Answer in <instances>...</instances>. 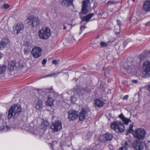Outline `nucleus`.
I'll list each match as a JSON object with an SVG mask.
<instances>
[{"label":"nucleus","instance_id":"79ce46f5","mask_svg":"<svg viewBox=\"0 0 150 150\" xmlns=\"http://www.w3.org/2000/svg\"><path fill=\"white\" fill-rule=\"evenodd\" d=\"M29 50H24V53L25 54H27L29 52Z\"/></svg>","mask_w":150,"mask_h":150},{"label":"nucleus","instance_id":"473e14b6","mask_svg":"<svg viewBox=\"0 0 150 150\" xmlns=\"http://www.w3.org/2000/svg\"><path fill=\"white\" fill-rule=\"evenodd\" d=\"M50 146L52 148H54V146H56L57 144V143L56 141L53 142L52 144H50Z\"/></svg>","mask_w":150,"mask_h":150},{"label":"nucleus","instance_id":"37998d69","mask_svg":"<svg viewBox=\"0 0 150 150\" xmlns=\"http://www.w3.org/2000/svg\"><path fill=\"white\" fill-rule=\"evenodd\" d=\"M130 142H125V145L126 146H127L129 144Z\"/></svg>","mask_w":150,"mask_h":150},{"label":"nucleus","instance_id":"39448f33","mask_svg":"<svg viewBox=\"0 0 150 150\" xmlns=\"http://www.w3.org/2000/svg\"><path fill=\"white\" fill-rule=\"evenodd\" d=\"M17 125H15L13 124L9 126L7 124L6 121H2L0 122V132H5L16 129Z\"/></svg>","mask_w":150,"mask_h":150},{"label":"nucleus","instance_id":"1a4fd4ad","mask_svg":"<svg viewBox=\"0 0 150 150\" xmlns=\"http://www.w3.org/2000/svg\"><path fill=\"white\" fill-rule=\"evenodd\" d=\"M31 53L34 58H38L42 55V49L39 46L34 47L32 49Z\"/></svg>","mask_w":150,"mask_h":150},{"label":"nucleus","instance_id":"393cba45","mask_svg":"<svg viewBox=\"0 0 150 150\" xmlns=\"http://www.w3.org/2000/svg\"><path fill=\"white\" fill-rule=\"evenodd\" d=\"M90 91V89H82L80 90L79 91H78V93L79 95L80 96H82L86 93H89Z\"/></svg>","mask_w":150,"mask_h":150},{"label":"nucleus","instance_id":"cd10ccee","mask_svg":"<svg viewBox=\"0 0 150 150\" xmlns=\"http://www.w3.org/2000/svg\"><path fill=\"white\" fill-rule=\"evenodd\" d=\"M17 68H22L23 67L24 63L22 60H21L16 63Z\"/></svg>","mask_w":150,"mask_h":150},{"label":"nucleus","instance_id":"603ef678","mask_svg":"<svg viewBox=\"0 0 150 150\" xmlns=\"http://www.w3.org/2000/svg\"><path fill=\"white\" fill-rule=\"evenodd\" d=\"M148 90L149 91H150V85L149 86Z\"/></svg>","mask_w":150,"mask_h":150},{"label":"nucleus","instance_id":"6e6552de","mask_svg":"<svg viewBox=\"0 0 150 150\" xmlns=\"http://www.w3.org/2000/svg\"><path fill=\"white\" fill-rule=\"evenodd\" d=\"M145 131L141 128L136 130L133 134L134 137L139 140L143 139L145 137Z\"/></svg>","mask_w":150,"mask_h":150},{"label":"nucleus","instance_id":"a19ab883","mask_svg":"<svg viewBox=\"0 0 150 150\" xmlns=\"http://www.w3.org/2000/svg\"><path fill=\"white\" fill-rule=\"evenodd\" d=\"M128 95H125L123 97V99L125 100H127L128 98Z\"/></svg>","mask_w":150,"mask_h":150},{"label":"nucleus","instance_id":"a18cd8bd","mask_svg":"<svg viewBox=\"0 0 150 150\" xmlns=\"http://www.w3.org/2000/svg\"><path fill=\"white\" fill-rule=\"evenodd\" d=\"M117 24L118 25H121V22L119 20L117 21Z\"/></svg>","mask_w":150,"mask_h":150},{"label":"nucleus","instance_id":"412c9836","mask_svg":"<svg viewBox=\"0 0 150 150\" xmlns=\"http://www.w3.org/2000/svg\"><path fill=\"white\" fill-rule=\"evenodd\" d=\"M144 10L146 11H150V1H145L144 4L143 6Z\"/></svg>","mask_w":150,"mask_h":150},{"label":"nucleus","instance_id":"7c9ffc66","mask_svg":"<svg viewBox=\"0 0 150 150\" xmlns=\"http://www.w3.org/2000/svg\"><path fill=\"white\" fill-rule=\"evenodd\" d=\"M59 73V72L57 73H54L51 74H49L45 76V77H56L57 76V75Z\"/></svg>","mask_w":150,"mask_h":150},{"label":"nucleus","instance_id":"4c0bfd02","mask_svg":"<svg viewBox=\"0 0 150 150\" xmlns=\"http://www.w3.org/2000/svg\"><path fill=\"white\" fill-rule=\"evenodd\" d=\"M3 6L5 8H8L9 7V5L7 4H5L4 6Z\"/></svg>","mask_w":150,"mask_h":150},{"label":"nucleus","instance_id":"3c124183","mask_svg":"<svg viewBox=\"0 0 150 150\" xmlns=\"http://www.w3.org/2000/svg\"><path fill=\"white\" fill-rule=\"evenodd\" d=\"M61 147H62V149H63V150H64V147H65L66 146H64L63 145H61Z\"/></svg>","mask_w":150,"mask_h":150},{"label":"nucleus","instance_id":"ea45409f","mask_svg":"<svg viewBox=\"0 0 150 150\" xmlns=\"http://www.w3.org/2000/svg\"><path fill=\"white\" fill-rule=\"evenodd\" d=\"M52 63L54 64H56L57 63V62L56 60H54L52 61Z\"/></svg>","mask_w":150,"mask_h":150},{"label":"nucleus","instance_id":"a878e982","mask_svg":"<svg viewBox=\"0 0 150 150\" xmlns=\"http://www.w3.org/2000/svg\"><path fill=\"white\" fill-rule=\"evenodd\" d=\"M6 69V67L5 66L0 65V75H4Z\"/></svg>","mask_w":150,"mask_h":150},{"label":"nucleus","instance_id":"58836bf2","mask_svg":"<svg viewBox=\"0 0 150 150\" xmlns=\"http://www.w3.org/2000/svg\"><path fill=\"white\" fill-rule=\"evenodd\" d=\"M144 58V57L143 55H141L139 57V58L141 61L143 60V59Z\"/></svg>","mask_w":150,"mask_h":150},{"label":"nucleus","instance_id":"f8f14e48","mask_svg":"<svg viewBox=\"0 0 150 150\" xmlns=\"http://www.w3.org/2000/svg\"><path fill=\"white\" fill-rule=\"evenodd\" d=\"M51 128L53 131L58 132L62 128V123L58 120H57L52 123L51 126Z\"/></svg>","mask_w":150,"mask_h":150},{"label":"nucleus","instance_id":"ddd939ff","mask_svg":"<svg viewBox=\"0 0 150 150\" xmlns=\"http://www.w3.org/2000/svg\"><path fill=\"white\" fill-rule=\"evenodd\" d=\"M77 112L72 110H69L68 112V118L70 120H74L78 117Z\"/></svg>","mask_w":150,"mask_h":150},{"label":"nucleus","instance_id":"4be33fe9","mask_svg":"<svg viewBox=\"0 0 150 150\" xmlns=\"http://www.w3.org/2000/svg\"><path fill=\"white\" fill-rule=\"evenodd\" d=\"M73 0H59L61 4L63 5H72Z\"/></svg>","mask_w":150,"mask_h":150},{"label":"nucleus","instance_id":"c85d7f7f","mask_svg":"<svg viewBox=\"0 0 150 150\" xmlns=\"http://www.w3.org/2000/svg\"><path fill=\"white\" fill-rule=\"evenodd\" d=\"M6 44L2 40L0 41V50H2L6 47Z\"/></svg>","mask_w":150,"mask_h":150},{"label":"nucleus","instance_id":"4468645a","mask_svg":"<svg viewBox=\"0 0 150 150\" xmlns=\"http://www.w3.org/2000/svg\"><path fill=\"white\" fill-rule=\"evenodd\" d=\"M112 138V135L111 134L108 133L100 135L99 137V139L103 142L110 141Z\"/></svg>","mask_w":150,"mask_h":150},{"label":"nucleus","instance_id":"4d7b16f0","mask_svg":"<svg viewBox=\"0 0 150 150\" xmlns=\"http://www.w3.org/2000/svg\"><path fill=\"white\" fill-rule=\"evenodd\" d=\"M146 25H147V24H146Z\"/></svg>","mask_w":150,"mask_h":150},{"label":"nucleus","instance_id":"2eb2a0df","mask_svg":"<svg viewBox=\"0 0 150 150\" xmlns=\"http://www.w3.org/2000/svg\"><path fill=\"white\" fill-rule=\"evenodd\" d=\"M133 147L137 150H142L144 148V145L143 143L137 141L134 142L132 144Z\"/></svg>","mask_w":150,"mask_h":150},{"label":"nucleus","instance_id":"aec40b11","mask_svg":"<svg viewBox=\"0 0 150 150\" xmlns=\"http://www.w3.org/2000/svg\"><path fill=\"white\" fill-rule=\"evenodd\" d=\"M104 104V102L99 99H96L94 100V105L96 107H101Z\"/></svg>","mask_w":150,"mask_h":150},{"label":"nucleus","instance_id":"423d86ee","mask_svg":"<svg viewBox=\"0 0 150 150\" xmlns=\"http://www.w3.org/2000/svg\"><path fill=\"white\" fill-rule=\"evenodd\" d=\"M41 96L38 95L34 97L35 100L33 102V106L35 109L39 111H41L44 105L41 99Z\"/></svg>","mask_w":150,"mask_h":150},{"label":"nucleus","instance_id":"8fccbe9b","mask_svg":"<svg viewBox=\"0 0 150 150\" xmlns=\"http://www.w3.org/2000/svg\"><path fill=\"white\" fill-rule=\"evenodd\" d=\"M88 136H86V139H88L89 138H91V135L89 137H88Z\"/></svg>","mask_w":150,"mask_h":150},{"label":"nucleus","instance_id":"f704fd0d","mask_svg":"<svg viewBox=\"0 0 150 150\" xmlns=\"http://www.w3.org/2000/svg\"><path fill=\"white\" fill-rule=\"evenodd\" d=\"M3 115V113L0 111V122L1 121V120L2 121V120L3 121H5L2 118Z\"/></svg>","mask_w":150,"mask_h":150},{"label":"nucleus","instance_id":"c756f323","mask_svg":"<svg viewBox=\"0 0 150 150\" xmlns=\"http://www.w3.org/2000/svg\"><path fill=\"white\" fill-rule=\"evenodd\" d=\"M110 42H105L103 41H102L100 43V45L102 47H105L107 46L108 44Z\"/></svg>","mask_w":150,"mask_h":150},{"label":"nucleus","instance_id":"2f4dec72","mask_svg":"<svg viewBox=\"0 0 150 150\" xmlns=\"http://www.w3.org/2000/svg\"><path fill=\"white\" fill-rule=\"evenodd\" d=\"M133 125L132 124L129 125V128L128 130V132L129 133H132L133 132Z\"/></svg>","mask_w":150,"mask_h":150},{"label":"nucleus","instance_id":"9b49d317","mask_svg":"<svg viewBox=\"0 0 150 150\" xmlns=\"http://www.w3.org/2000/svg\"><path fill=\"white\" fill-rule=\"evenodd\" d=\"M93 0H84L83 2L82 13L83 14H85L88 11V9L90 6L91 3L92 2Z\"/></svg>","mask_w":150,"mask_h":150},{"label":"nucleus","instance_id":"5fc2aeb1","mask_svg":"<svg viewBox=\"0 0 150 150\" xmlns=\"http://www.w3.org/2000/svg\"><path fill=\"white\" fill-rule=\"evenodd\" d=\"M66 27L64 26L63 28L64 29H65L66 28Z\"/></svg>","mask_w":150,"mask_h":150},{"label":"nucleus","instance_id":"dca6fc26","mask_svg":"<svg viewBox=\"0 0 150 150\" xmlns=\"http://www.w3.org/2000/svg\"><path fill=\"white\" fill-rule=\"evenodd\" d=\"M24 26L21 23H18L13 27V30L15 33H19L21 30L23 29Z\"/></svg>","mask_w":150,"mask_h":150},{"label":"nucleus","instance_id":"c9c22d12","mask_svg":"<svg viewBox=\"0 0 150 150\" xmlns=\"http://www.w3.org/2000/svg\"><path fill=\"white\" fill-rule=\"evenodd\" d=\"M119 150H128L126 146H123L119 149Z\"/></svg>","mask_w":150,"mask_h":150},{"label":"nucleus","instance_id":"72a5a7b5","mask_svg":"<svg viewBox=\"0 0 150 150\" xmlns=\"http://www.w3.org/2000/svg\"><path fill=\"white\" fill-rule=\"evenodd\" d=\"M70 100L71 103H74L76 101V98L74 96H73L71 97Z\"/></svg>","mask_w":150,"mask_h":150},{"label":"nucleus","instance_id":"f257e3e1","mask_svg":"<svg viewBox=\"0 0 150 150\" xmlns=\"http://www.w3.org/2000/svg\"><path fill=\"white\" fill-rule=\"evenodd\" d=\"M49 125V123L47 121H43L39 128H37L33 123H31L30 124L24 125L21 127L22 129L30 132L33 134L37 135L40 137H43L45 139H48L50 134L48 132L45 133V130Z\"/></svg>","mask_w":150,"mask_h":150},{"label":"nucleus","instance_id":"e433bc0d","mask_svg":"<svg viewBox=\"0 0 150 150\" xmlns=\"http://www.w3.org/2000/svg\"><path fill=\"white\" fill-rule=\"evenodd\" d=\"M47 61V60L46 59H43L42 61V64H45L46 63Z\"/></svg>","mask_w":150,"mask_h":150},{"label":"nucleus","instance_id":"f3484780","mask_svg":"<svg viewBox=\"0 0 150 150\" xmlns=\"http://www.w3.org/2000/svg\"><path fill=\"white\" fill-rule=\"evenodd\" d=\"M17 64L14 61H10L8 62V68L11 71H12L16 69L17 67Z\"/></svg>","mask_w":150,"mask_h":150},{"label":"nucleus","instance_id":"6ab92c4d","mask_svg":"<svg viewBox=\"0 0 150 150\" xmlns=\"http://www.w3.org/2000/svg\"><path fill=\"white\" fill-rule=\"evenodd\" d=\"M86 111L84 109H82L78 115L79 120L81 121H83L86 118Z\"/></svg>","mask_w":150,"mask_h":150},{"label":"nucleus","instance_id":"bb28decb","mask_svg":"<svg viewBox=\"0 0 150 150\" xmlns=\"http://www.w3.org/2000/svg\"><path fill=\"white\" fill-rule=\"evenodd\" d=\"M123 66L124 68L126 69H130L132 67H131L132 65L131 63L128 61H126L124 63Z\"/></svg>","mask_w":150,"mask_h":150},{"label":"nucleus","instance_id":"a211bd4d","mask_svg":"<svg viewBox=\"0 0 150 150\" xmlns=\"http://www.w3.org/2000/svg\"><path fill=\"white\" fill-rule=\"evenodd\" d=\"M119 117L125 125H127L129 124V123L131 122L130 119L126 117L123 113L119 115Z\"/></svg>","mask_w":150,"mask_h":150},{"label":"nucleus","instance_id":"5701e85b","mask_svg":"<svg viewBox=\"0 0 150 150\" xmlns=\"http://www.w3.org/2000/svg\"><path fill=\"white\" fill-rule=\"evenodd\" d=\"M93 13H91L88 15L84 17H81V18L83 21L88 22L89 20L93 16Z\"/></svg>","mask_w":150,"mask_h":150},{"label":"nucleus","instance_id":"864d4df0","mask_svg":"<svg viewBox=\"0 0 150 150\" xmlns=\"http://www.w3.org/2000/svg\"><path fill=\"white\" fill-rule=\"evenodd\" d=\"M134 17H132L131 18V21H132L133 19H134Z\"/></svg>","mask_w":150,"mask_h":150},{"label":"nucleus","instance_id":"c03bdc74","mask_svg":"<svg viewBox=\"0 0 150 150\" xmlns=\"http://www.w3.org/2000/svg\"><path fill=\"white\" fill-rule=\"evenodd\" d=\"M132 82L133 83H137L138 82V81L136 80H134L132 81Z\"/></svg>","mask_w":150,"mask_h":150},{"label":"nucleus","instance_id":"f03ea898","mask_svg":"<svg viewBox=\"0 0 150 150\" xmlns=\"http://www.w3.org/2000/svg\"><path fill=\"white\" fill-rule=\"evenodd\" d=\"M22 111L21 106L19 104H14L9 109L8 113L7 118L9 120L12 118L16 119L20 115Z\"/></svg>","mask_w":150,"mask_h":150},{"label":"nucleus","instance_id":"de8ad7c7","mask_svg":"<svg viewBox=\"0 0 150 150\" xmlns=\"http://www.w3.org/2000/svg\"><path fill=\"white\" fill-rule=\"evenodd\" d=\"M86 27L84 26H81V29L82 30L83 29H84Z\"/></svg>","mask_w":150,"mask_h":150},{"label":"nucleus","instance_id":"9d476101","mask_svg":"<svg viewBox=\"0 0 150 150\" xmlns=\"http://www.w3.org/2000/svg\"><path fill=\"white\" fill-rule=\"evenodd\" d=\"M25 21L27 23L31 22L32 25L33 26H36L40 23V20L38 17L34 16H28Z\"/></svg>","mask_w":150,"mask_h":150},{"label":"nucleus","instance_id":"b1692460","mask_svg":"<svg viewBox=\"0 0 150 150\" xmlns=\"http://www.w3.org/2000/svg\"><path fill=\"white\" fill-rule=\"evenodd\" d=\"M54 99L50 97H48L46 102V104L50 107L52 106L53 104Z\"/></svg>","mask_w":150,"mask_h":150},{"label":"nucleus","instance_id":"7ed1b4c3","mask_svg":"<svg viewBox=\"0 0 150 150\" xmlns=\"http://www.w3.org/2000/svg\"><path fill=\"white\" fill-rule=\"evenodd\" d=\"M51 32L50 29L47 27H44L40 29L38 31V36L43 40H47L51 36Z\"/></svg>","mask_w":150,"mask_h":150},{"label":"nucleus","instance_id":"49530a36","mask_svg":"<svg viewBox=\"0 0 150 150\" xmlns=\"http://www.w3.org/2000/svg\"><path fill=\"white\" fill-rule=\"evenodd\" d=\"M3 54L0 52V59L3 57Z\"/></svg>","mask_w":150,"mask_h":150},{"label":"nucleus","instance_id":"20e7f679","mask_svg":"<svg viewBox=\"0 0 150 150\" xmlns=\"http://www.w3.org/2000/svg\"><path fill=\"white\" fill-rule=\"evenodd\" d=\"M111 128L117 132H122L125 130L124 124L120 121H117L112 122L111 125Z\"/></svg>","mask_w":150,"mask_h":150},{"label":"nucleus","instance_id":"09e8293b","mask_svg":"<svg viewBox=\"0 0 150 150\" xmlns=\"http://www.w3.org/2000/svg\"><path fill=\"white\" fill-rule=\"evenodd\" d=\"M75 39L73 37L72 38V42H74L75 41Z\"/></svg>","mask_w":150,"mask_h":150},{"label":"nucleus","instance_id":"0eeeda50","mask_svg":"<svg viewBox=\"0 0 150 150\" xmlns=\"http://www.w3.org/2000/svg\"><path fill=\"white\" fill-rule=\"evenodd\" d=\"M143 77H150V62L147 61L143 64L142 67Z\"/></svg>","mask_w":150,"mask_h":150},{"label":"nucleus","instance_id":"6e6d98bb","mask_svg":"<svg viewBox=\"0 0 150 150\" xmlns=\"http://www.w3.org/2000/svg\"><path fill=\"white\" fill-rule=\"evenodd\" d=\"M100 16H101V14H100Z\"/></svg>","mask_w":150,"mask_h":150}]
</instances>
